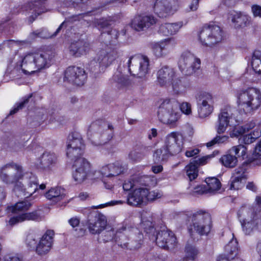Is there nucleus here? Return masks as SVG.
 <instances>
[{
  "label": "nucleus",
  "instance_id": "15",
  "mask_svg": "<svg viewBox=\"0 0 261 261\" xmlns=\"http://www.w3.org/2000/svg\"><path fill=\"white\" fill-rule=\"evenodd\" d=\"M87 75L84 69L79 67H69L65 71L64 81L80 86L84 84Z\"/></svg>",
  "mask_w": 261,
  "mask_h": 261
},
{
  "label": "nucleus",
  "instance_id": "19",
  "mask_svg": "<svg viewBox=\"0 0 261 261\" xmlns=\"http://www.w3.org/2000/svg\"><path fill=\"white\" fill-rule=\"evenodd\" d=\"M176 42L173 38H168L152 44L153 54L158 58L167 55L174 47Z\"/></svg>",
  "mask_w": 261,
  "mask_h": 261
},
{
  "label": "nucleus",
  "instance_id": "29",
  "mask_svg": "<svg viewBox=\"0 0 261 261\" xmlns=\"http://www.w3.org/2000/svg\"><path fill=\"white\" fill-rule=\"evenodd\" d=\"M89 44L85 41L79 40L72 43L69 46V53L75 57L86 55L89 50Z\"/></svg>",
  "mask_w": 261,
  "mask_h": 261
},
{
  "label": "nucleus",
  "instance_id": "32",
  "mask_svg": "<svg viewBox=\"0 0 261 261\" xmlns=\"http://www.w3.org/2000/svg\"><path fill=\"white\" fill-rule=\"evenodd\" d=\"M146 192V188H138L134 190L132 192V205L142 206L146 205L145 197Z\"/></svg>",
  "mask_w": 261,
  "mask_h": 261
},
{
  "label": "nucleus",
  "instance_id": "42",
  "mask_svg": "<svg viewBox=\"0 0 261 261\" xmlns=\"http://www.w3.org/2000/svg\"><path fill=\"white\" fill-rule=\"evenodd\" d=\"M199 251L195 246L188 244L185 247L186 258L191 260H194L196 258Z\"/></svg>",
  "mask_w": 261,
  "mask_h": 261
},
{
  "label": "nucleus",
  "instance_id": "50",
  "mask_svg": "<svg viewBox=\"0 0 261 261\" xmlns=\"http://www.w3.org/2000/svg\"><path fill=\"white\" fill-rule=\"evenodd\" d=\"M115 236V232L113 228L106 231L102 234V240L104 242L112 241Z\"/></svg>",
  "mask_w": 261,
  "mask_h": 261
},
{
  "label": "nucleus",
  "instance_id": "43",
  "mask_svg": "<svg viewBox=\"0 0 261 261\" xmlns=\"http://www.w3.org/2000/svg\"><path fill=\"white\" fill-rule=\"evenodd\" d=\"M187 174L190 180L192 181L195 179L198 175V167L194 163L191 162L187 166Z\"/></svg>",
  "mask_w": 261,
  "mask_h": 261
},
{
  "label": "nucleus",
  "instance_id": "27",
  "mask_svg": "<svg viewBox=\"0 0 261 261\" xmlns=\"http://www.w3.org/2000/svg\"><path fill=\"white\" fill-rule=\"evenodd\" d=\"M229 19L236 29H240L249 25L251 18L244 12L234 11L229 14Z\"/></svg>",
  "mask_w": 261,
  "mask_h": 261
},
{
  "label": "nucleus",
  "instance_id": "37",
  "mask_svg": "<svg viewBox=\"0 0 261 261\" xmlns=\"http://www.w3.org/2000/svg\"><path fill=\"white\" fill-rule=\"evenodd\" d=\"M205 181L206 184L205 186L208 193H214L221 188V182L216 177L206 178Z\"/></svg>",
  "mask_w": 261,
  "mask_h": 261
},
{
  "label": "nucleus",
  "instance_id": "45",
  "mask_svg": "<svg viewBox=\"0 0 261 261\" xmlns=\"http://www.w3.org/2000/svg\"><path fill=\"white\" fill-rule=\"evenodd\" d=\"M123 192L122 196L126 198V203L128 205H130L129 199L130 198V180H127L125 181L123 185Z\"/></svg>",
  "mask_w": 261,
  "mask_h": 261
},
{
  "label": "nucleus",
  "instance_id": "57",
  "mask_svg": "<svg viewBox=\"0 0 261 261\" xmlns=\"http://www.w3.org/2000/svg\"><path fill=\"white\" fill-rule=\"evenodd\" d=\"M206 186L204 185H199L196 186L193 190V193H197L198 194H202L204 193H207Z\"/></svg>",
  "mask_w": 261,
  "mask_h": 261
},
{
  "label": "nucleus",
  "instance_id": "56",
  "mask_svg": "<svg viewBox=\"0 0 261 261\" xmlns=\"http://www.w3.org/2000/svg\"><path fill=\"white\" fill-rule=\"evenodd\" d=\"M125 202V201L123 200H112L105 204H100L97 206L96 207L97 208H101L106 206H112L115 205L122 204Z\"/></svg>",
  "mask_w": 261,
  "mask_h": 261
},
{
  "label": "nucleus",
  "instance_id": "8",
  "mask_svg": "<svg viewBox=\"0 0 261 261\" xmlns=\"http://www.w3.org/2000/svg\"><path fill=\"white\" fill-rule=\"evenodd\" d=\"M133 65L139 64L138 70L136 73L132 74V83L139 87H142L147 81V74L149 71V60L145 56L141 55L132 56Z\"/></svg>",
  "mask_w": 261,
  "mask_h": 261
},
{
  "label": "nucleus",
  "instance_id": "9",
  "mask_svg": "<svg viewBox=\"0 0 261 261\" xmlns=\"http://www.w3.org/2000/svg\"><path fill=\"white\" fill-rule=\"evenodd\" d=\"M72 160L74 161L73 167L75 169L73 178L77 183H82L87 179L94 176L96 172L92 171L91 165L86 159L81 157Z\"/></svg>",
  "mask_w": 261,
  "mask_h": 261
},
{
  "label": "nucleus",
  "instance_id": "26",
  "mask_svg": "<svg viewBox=\"0 0 261 261\" xmlns=\"http://www.w3.org/2000/svg\"><path fill=\"white\" fill-rule=\"evenodd\" d=\"M174 70L168 66H164L157 72V82L161 86L169 84L175 76Z\"/></svg>",
  "mask_w": 261,
  "mask_h": 261
},
{
  "label": "nucleus",
  "instance_id": "53",
  "mask_svg": "<svg viewBox=\"0 0 261 261\" xmlns=\"http://www.w3.org/2000/svg\"><path fill=\"white\" fill-rule=\"evenodd\" d=\"M145 148L141 147L139 151H135L133 157H132V160L135 162H139L141 161L144 156V151Z\"/></svg>",
  "mask_w": 261,
  "mask_h": 261
},
{
  "label": "nucleus",
  "instance_id": "17",
  "mask_svg": "<svg viewBox=\"0 0 261 261\" xmlns=\"http://www.w3.org/2000/svg\"><path fill=\"white\" fill-rule=\"evenodd\" d=\"M107 226L106 217L101 213H95L87 222V228L92 234H99Z\"/></svg>",
  "mask_w": 261,
  "mask_h": 261
},
{
  "label": "nucleus",
  "instance_id": "21",
  "mask_svg": "<svg viewBox=\"0 0 261 261\" xmlns=\"http://www.w3.org/2000/svg\"><path fill=\"white\" fill-rule=\"evenodd\" d=\"M55 232L47 230L40 238L36 247V251L39 255L47 254L51 249L54 240Z\"/></svg>",
  "mask_w": 261,
  "mask_h": 261
},
{
  "label": "nucleus",
  "instance_id": "16",
  "mask_svg": "<svg viewBox=\"0 0 261 261\" xmlns=\"http://www.w3.org/2000/svg\"><path fill=\"white\" fill-rule=\"evenodd\" d=\"M184 144V137L182 135L172 132L166 137L164 147L171 155L179 153L182 150Z\"/></svg>",
  "mask_w": 261,
  "mask_h": 261
},
{
  "label": "nucleus",
  "instance_id": "4",
  "mask_svg": "<svg viewBox=\"0 0 261 261\" xmlns=\"http://www.w3.org/2000/svg\"><path fill=\"white\" fill-rule=\"evenodd\" d=\"M32 203L28 201H21L16 203L14 205L8 207L9 212L18 214L10 218L7 223V226H13L25 221H39L41 220V216L38 211H34L27 213Z\"/></svg>",
  "mask_w": 261,
  "mask_h": 261
},
{
  "label": "nucleus",
  "instance_id": "34",
  "mask_svg": "<svg viewBox=\"0 0 261 261\" xmlns=\"http://www.w3.org/2000/svg\"><path fill=\"white\" fill-rule=\"evenodd\" d=\"M190 87V83L186 79H177L172 83V91L175 95L184 94Z\"/></svg>",
  "mask_w": 261,
  "mask_h": 261
},
{
  "label": "nucleus",
  "instance_id": "64",
  "mask_svg": "<svg viewBox=\"0 0 261 261\" xmlns=\"http://www.w3.org/2000/svg\"><path fill=\"white\" fill-rule=\"evenodd\" d=\"M240 145L232 147L230 150L229 152L231 154H234V156L240 157Z\"/></svg>",
  "mask_w": 261,
  "mask_h": 261
},
{
  "label": "nucleus",
  "instance_id": "41",
  "mask_svg": "<svg viewBox=\"0 0 261 261\" xmlns=\"http://www.w3.org/2000/svg\"><path fill=\"white\" fill-rule=\"evenodd\" d=\"M250 129V127H249L246 125H237L234 126L232 130H230L229 135L231 138H238L240 136H243L245 133H247Z\"/></svg>",
  "mask_w": 261,
  "mask_h": 261
},
{
  "label": "nucleus",
  "instance_id": "1",
  "mask_svg": "<svg viewBox=\"0 0 261 261\" xmlns=\"http://www.w3.org/2000/svg\"><path fill=\"white\" fill-rule=\"evenodd\" d=\"M0 180L6 185H13L18 197L28 198L38 189V179L32 172H24L21 166L13 162L0 167Z\"/></svg>",
  "mask_w": 261,
  "mask_h": 261
},
{
  "label": "nucleus",
  "instance_id": "38",
  "mask_svg": "<svg viewBox=\"0 0 261 261\" xmlns=\"http://www.w3.org/2000/svg\"><path fill=\"white\" fill-rule=\"evenodd\" d=\"M171 155L164 147L156 149L153 154V160L155 163H161L166 161Z\"/></svg>",
  "mask_w": 261,
  "mask_h": 261
},
{
  "label": "nucleus",
  "instance_id": "49",
  "mask_svg": "<svg viewBox=\"0 0 261 261\" xmlns=\"http://www.w3.org/2000/svg\"><path fill=\"white\" fill-rule=\"evenodd\" d=\"M214 157L213 154H210L206 156H202L200 158H198L197 159H195L192 162L194 163L197 167H198L200 166H203L206 164L208 161Z\"/></svg>",
  "mask_w": 261,
  "mask_h": 261
},
{
  "label": "nucleus",
  "instance_id": "59",
  "mask_svg": "<svg viewBox=\"0 0 261 261\" xmlns=\"http://www.w3.org/2000/svg\"><path fill=\"white\" fill-rule=\"evenodd\" d=\"M27 244L30 247H33L36 244V237L34 234H29L27 238Z\"/></svg>",
  "mask_w": 261,
  "mask_h": 261
},
{
  "label": "nucleus",
  "instance_id": "13",
  "mask_svg": "<svg viewBox=\"0 0 261 261\" xmlns=\"http://www.w3.org/2000/svg\"><path fill=\"white\" fill-rule=\"evenodd\" d=\"M156 244L167 250H173L177 247V241L174 233L166 227H163L156 234Z\"/></svg>",
  "mask_w": 261,
  "mask_h": 261
},
{
  "label": "nucleus",
  "instance_id": "61",
  "mask_svg": "<svg viewBox=\"0 0 261 261\" xmlns=\"http://www.w3.org/2000/svg\"><path fill=\"white\" fill-rule=\"evenodd\" d=\"M199 149L197 148H191L186 151L185 155L188 158L192 157L197 155L199 153Z\"/></svg>",
  "mask_w": 261,
  "mask_h": 261
},
{
  "label": "nucleus",
  "instance_id": "22",
  "mask_svg": "<svg viewBox=\"0 0 261 261\" xmlns=\"http://www.w3.org/2000/svg\"><path fill=\"white\" fill-rule=\"evenodd\" d=\"M127 170V166L116 161L103 166L99 172L103 176L112 178L125 173Z\"/></svg>",
  "mask_w": 261,
  "mask_h": 261
},
{
  "label": "nucleus",
  "instance_id": "24",
  "mask_svg": "<svg viewBox=\"0 0 261 261\" xmlns=\"http://www.w3.org/2000/svg\"><path fill=\"white\" fill-rule=\"evenodd\" d=\"M245 173L246 169L243 167H239L234 170L229 180V189L239 190L244 186L246 179Z\"/></svg>",
  "mask_w": 261,
  "mask_h": 261
},
{
  "label": "nucleus",
  "instance_id": "5",
  "mask_svg": "<svg viewBox=\"0 0 261 261\" xmlns=\"http://www.w3.org/2000/svg\"><path fill=\"white\" fill-rule=\"evenodd\" d=\"M237 104L246 114H252L261 106V91L249 88L239 91L237 94Z\"/></svg>",
  "mask_w": 261,
  "mask_h": 261
},
{
  "label": "nucleus",
  "instance_id": "52",
  "mask_svg": "<svg viewBox=\"0 0 261 261\" xmlns=\"http://www.w3.org/2000/svg\"><path fill=\"white\" fill-rule=\"evenodd\" d=\"M181 111L186 115H190L192 113L191 105L188 102H183L179 105Z\"/></svg>",
  "mask_w": 261,
  "mask_h": 261
},
{
  "label": "nucleus",
  "instance_id": "12",
  "mask_svg": "<svg viewBox=\"0 0 261 261\" xmlns=\"http://www.w3.org/2000/svg\"><path fill=\"white\" fill-rule=\"evenodd\" d=\"M200 60L189 51L182 53L178 61V67L181 72L186 75L194 73L200 67Z\"/></svg>",
  "mask_w": 261,
  "mask_h": 261
},
{
  "label": "nucleus",
  "instance_id": "60",
  "mask_svg": "<svg viewBox=\"0 0 261 261\" xmlns=\"http://www.w3.org/2000/svg\"><path fill=\"white\" fill-rule=\"evenodd\" d=\"M252 12L254 17H261V7L258 5L252 6Z\"/></svg>",
  "mask_w": 261,
  "mask_h": 261
},
{
  "label": "nucleus",
  "instance_id": "55",
  "mask_svg": "<svg viewBox=\"0 0 261 261\" xmlns=\"http://www.w3.org/2000/svg\"><path fill=\"white\" fill-rule=\"evenodd\" d=\"M198 6L199 1H188L186 11L187 12L195 11L198 9Z\"/></svg>",
  "mask_w": 261,
  "mask_h": 261
},
{
  "label": "nucleus",
  "instance_id": "62",
  "mask_svg": "<svg viewBox=\"0 0 261 261\" xmlns=\"http://www.w3.org/2000/svg\"><path fill=\"white\" fill-rule=\"evenodd\" d=\"M3 261H20V259L17 256L9 254L4 256Z\"/></svg>",
  "mask_w": 261,
  "mask_h": 261
},
{
  "label": "nucleus",
  "instance_id": "47",
  "mask_svg": "<svg viewBox=\"0 0 261 261\" xmlns=\"http://www.w3.org/2000/svg\"><path fill=\"white\" fill-rule=\"evenodd\" d=\"M146 193H147L146 194L145 197L146 204L148 202L153 201L162 196V194L159 192L155 191H149L147 189Z\"/></svg>",
  "mask_w": 261,
  "mask_h": 261
},
{
  "label": "nucleus",
  "instance_id": "35",
  "mask_svg": "<svg viewBox=\"0 0 261 261\" xmlns=\"http://www.w3.org/2000/svg\"><path fill=\"white\" fill-rule=\"evenodd\" d=\"M46 198L55 202H58L65 197L63 190L59 187L51 188L45 194Z\"/></svg>",
  "mask_w": 261,
  "mask_h": 261
},
{
  "label": "nucleus",
  "instance_id": "58",
  "mask_svg": "<svg viewBox=\"0 0 261 261\" xmlns=\"http://www.w3.org/2000/svg\"><path fill=\"white\" fill-rule=\"evenodd\" d=\"M80 219L77 217H73L68 220V223L71 226L75 228L80 224Z\"/></svg>",
  "mask_w": 261,
  "mask_h": 261
},
{
  "label": "nucleus",
  "instance_id": "20",
  "mask_svg": "<svg viewBox=\"0 0 261 261\" xmlns=\"http://www.w3.org/2000/svg\"><path fill=\"white\" fill-rule=\"evenodd\" d=\"M235 109L230 106H226L221 109L218 115V124L217 126V132L218 134L224 133L229 123V120L234 115Z\"/></svg>",
  "mask_w": 261,
  "mask_h": 261
},
{
  "label": "nucleus",
  "instance_id": "40",
  "mask_svg": "<svg viewBox=\"0 0 261 261\" xmlns=\"http://www.w3.org/2000/svg\"><path fill=\"white\" fill-rule=\"evenodd\" d=\"M251 65L254 71L261 75V52L255 50L252 57Z\"/></svg>",
  "mask_w": 261,
  "mask_h": 261
},
{
  "label": "nucleus",
  "instance_id": "3",
  "mask_svg": "<svg viewBox=\"0 0 261 261\" xmlns=\"http://www.w3.org/2000/svg\"><path fill=\"white\" fill-rule=\"evenodd\" d=\"M55 55L51 49L27 54L23 58L24 70L33 73L48 67Z\"/></svg>",
  "mask_w": 261,
  "mask_h": 261
},
{
  "label": "nucleus",
  "instance_id": "7",
  "mask_svg": "<svg viewBox=\"0 0 261 261\" xmlns=\"http://www.w3.org/2000/svg\"><path fill=\"white\" fill-rule=\"evenodd\" d=\"M238 216L243 232L251 234L254 230L261 232V215L250 206H242L238 211Z\"/></svg>",
  "mask_w": 261,
  "mask_h": 261
},
{
  "label": "nucleus",
  "instance_id": "31",
  "mask_svg": "<svg viewBox=\"0 0 261 261\" xmlns=\"http://www.w3.org/2000/svg\"><path fill=\"white\" fill-rule=\"evenodd\" d=\"M114 60L113 57L111 54H108L107 51L104 50L100 51L97 54V61L98 62V64L95 61L90 62V66H92L96 63V65L94 66V68L92 67L90 69L91 71L94 72L96 67H99V65L105 66H109Z\"/></svg>",
  "mask_w": 261,
  "mask_h": 261
},
{
  "label": "nucleus",
  "instance_id": "25",
  "mask_svg": "<svg viewBox=\"0 0 261 261\" xmlns=\"http://www.w3.org/2000/svg\"><path fill=\"white\" fill-rule=\"evenodd\" d=\"M57 160L58 157L55 152L45 151L39 158L37 166L42 170H50L57 164Z\"/></svg>",
  "mask_w": 261,
  "mask_h": 261
},
{
  "label": "nucleus",
  "instance_id": "28",
  "mask_svg": "<svg viewBox=\"0 0 261 261\" xmlns=\"http://www.w3.org/2000/svg\"><path fill=\"white\" fill-rule=\"evenodd\" d=\"M157 19L152 15H138L134 19V27L137 31H141L144 28H148L155 24Z\"/></svg>",
  "mask_w": 261,
  "mask_h": 261
},
{
  "label": "nucleus",
  "instance_id": "63",
  "mask_svg": "<svg viewBox=\"0 0 261 261\" xmlns=\"http://www.w3.org/2000/svg\"><path fill=\"white\" fill-rule=\"evenodd\" d=\"M253 155L255 156H261V140L256 144L254 148Z\"/></svg>",
  "mask_w": 261,
  "mask_h": 261
},
{
  "label": "nucleus",
  "instance_id": "2",
  "mask_svg": "<svg viewBox=\"0 0 261 261\" xmlns=\"http://www.w3.org/2000/svg\"><path fill=\"white\" fill-rule=\"evenodd\" d=\"M188 230L192 238L197 239V236L207 234L212 226L210 214L203 211H198L187 215Z\"/></svg>",
  "mask_w": 261,
  "mask_h": 261
},
{
  "label": "nucleus",
  "instance_id": "30",
  "mask_svg": "<svg viewBox=\"0 0 261 261\" xmlns=\"http://www.w3.org/2000/svg\"><path fill=\"white\" fill-rule=\"evenodd\" d=\"M232 236L231 240L225 246V252L226 253V258L228 259V261H232L237 258L239 254V247L237 239L234 238L233 233H230Z\"/></svg>",
  "mask_w": 261,
  "mask_h": 261
},
{
  "label": "nucleus",
  "instance_id": "44",
  "mask_svg": "<svg viewBox=\"0 0 261 261\" xmlns=\"http://www.w3.org/2000/svg\"><path fill=\"white\" fill-rule=\"evenodd\" d=\"M141 225L147 233L155 235L156 228H154L152 220H142Z\"/></svg>",
  "mask_w": 261,
  "mask_h": 261
},
{
  "label": "nucleus",
  "instance_id": "11",
  "mask_svg": "<svg viewBox=\"0 0 261 261\" xmlns=\"http://www.w3.org/2000/svg\"><path fill=\"white\" fill-rule=\"evenodd\" d=\"M66 154L71 160L81 158L84 153L85 144L80 134L74 132L69 135L66 142Z\"/></svg>",
  "mask_w": 261,
  "mask_h": 261
},
{
  "label": "nucleus",
  "instance_id": "6",
  "mask_svg": "<svg viewBox=\"0 0 261 261\" xmlns=\"http://www.w3.org/2000/svg\"><path fill=\"white\" fill-rule=\"evenodd\" d=\"M158 117L160 121L170 126H175L180 116L179 103L174 98H165L158 101Z\"/></svg>",
  "mask_w": 261,
  "mask_h": 261
},
{
  "label": "nucleus",
  "instance_id": "39",
  "mask_svg": "<svg viewBox=\"0 0 261 261\" xmlns=\"http://www.w3.org/2000/svg\"><path fill=\"white\" fill-rule=\"evenodd\" d=\"M220 161L222 164L226 167L233 168L237 165L238 162L237 156L228 153L223 155L220 159Z\"/></svg>",
  "mask_w": 261,
  "mask_h": 261
},
{
  "label": "nucleus",
  "instance_id": "23",
  "mask_svg": "<svg viewBox=\"0 0 261 261\" xmlns=\"http://www.w3.org/2000/svg\"><path fill=\"white\" fill-rule=\"evenodd\" d=\"M177 9L176 5L170 1H155L153 10L160 17H166L173 14Z\"/></svg>",
  "mask_w": 261,
  "mask_h": 261
},
{
  "label": "nucleus",
  "instance_id": "36",
  "mask_svg": "<svg viewBox=\"0 0 261 261\" xmlns=\"http://www.w3.org/2000/svg\"><path fill=\"white\" fill-rule=\"evenodd\" d=\"M23 67V59L21 60V63L19 64H10L7 68V72L12 76V77H17L21 75L22 73L24 74H29L32 72L25 71Z\"/></svg>",
  "mask_w": 261,
  "mask_h": 261
},
{
  "label": "nucleus",
  "instance_id": "14",
  "mask_svg": "<svg viewBox=\"0 0 261 261\" xmlns=\"http://www.w3.org/2000/svg\"><path fill=\"white\" fill-rule=\"evenodd\" d=\"M94 131L92 137V143L95 145L104 144L112 138V128L106 124L103 127H98L96 124H93L90 127L89 133Z\"/></svg>",
  "mask_w": 261,
  "mask_h": 261
},
{
  "label": "nucleus",
  "instance_id": "48",
  "mask_svg": "<svg viewBox=\"0 0 261 261\" xmlns=\"http://www.w3.org/2000/svg\"><path fill=\"white\" fill-rule=\"evenodd\" d=\"M259 133H257L256 135H255L254 133L253 134H249L246 135H243L241 137L239 140L241 142V143H243L245 144H250L253 142H254L255 140L258 137Z\"/></svg>",
  "mask_w": 261,
  "mask_h": 261
},
{
  "label": "nucleus",
  "instance_id": "10",
  "mask_svg": "<svg viewBox=\"0 0 261 261\" xmlns=\"http://www.w3.org/2000/svg\"><path fill=\"white\" fill-rule=\"evenodd\" d=\"M222 39V30L217 25L205 26L199 33V40L205 46H212L220 42Z\"/></svg>",
  "mask_w": 261,
  "mask_h": 261
},
{
  "label": "nucleus",
  "instance_id": "54",
  "mask_svg": "<svg viewBox=\"0 0 261 261\" xmlns=\"http://www.w3.org/2000/svg\"><path fill=\"white\" fill-rule=\"evenodd\" d=\"M94 23L95 25H97L100 29H101L107 28L110 25L109 21L104 19H95L94 20Z\"/></svg>",
  "mask_w": 261,
  "mask_h": 261
},
{
  "label": "nucleus",
  "instance_id": "33",
  "mask_svg": "<svg viewBox=\"0 0 261 261\" xmlns=\"http://www.w3.org/2000/svg\"><path fill=\"white\" fill-rule=\"evenodd\" d=\"M182 22L166 23L160 25L159 32L164 36H169L176 34L182 27Z\"/></svg>",
  "mask_w": 261,
  "mask_h": 261
},
{
  "label": "nucleus",
  "instance_id": "46",
  "mask_svg": "<svg viewBox=\"0 0 261 261\" xmlns=\"http://www.w3.org/2000/svg\"><path fill=\"white\" fill-rule=\"evenodd\" d=\"M229 137L227 136H217L211 141L206 143V146L210 147L216 144L224 143L228 141Z\"/></svg>",
  "mask_w": 261,
  "mask_h": 261
},
{
  "label": "nucleus",
  "instance_id": "51",
  "mask_svg": "<svg viewBox=\"0 0 261 261\" xmlns=\"http://www.w3.org/2000/svg\"><path fill=\"white\" fill-rule=\"evenodd\" d=\"M32 95H29L28 97L24 98L23 100L20 102L16 107L10 111V115H13L17 113L19 110L22 109L24 105L29 101V99L31 98Z\"/></svg>",
  "mask_w": 261,
  "mask_h": 261
},
{
  "label": "nucleus",
  "instance_id": "18",
  "mask_svg": "<svg viewBox=\"0 0 261 261\" xmlns=\"http://www.w3.org/2000/svg\"><path fill=\"white\" fill-rule=\"evenodd\" d=\"M197 102L198 113L200 118H204L211 114L214 110V99L211 94L203 93Z\"/></svg>",
  "mask_w": 261,
  "mask_h": 261
}]
</instances>
